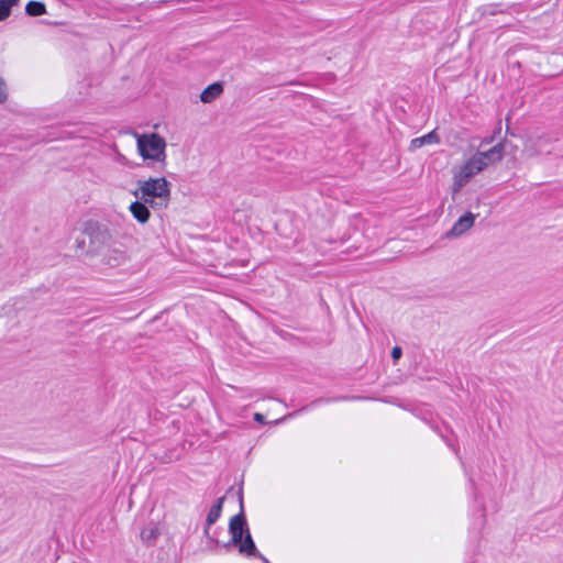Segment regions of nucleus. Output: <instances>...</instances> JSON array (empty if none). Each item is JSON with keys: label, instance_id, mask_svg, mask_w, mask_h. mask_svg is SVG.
Here are the masks:
<instances>
[{"label": "nucleus", "instance_id": "obj_1", "mask_svg": "<svg viewBox=\"0 0 563 563\" xmlns=\"http://www.w3.org/2000/svg\"><path fill=\"white\" fill-rule=\"evenodd\" d=\"M504 153L505 145L500 142L487 151L475 152L461 165L455 166L452 169V192H460L476 175L500 163Z\"/></svg>", "mask_w": 563, "mask_h": 563}, {"label": "nucleus", "instance_id": "obj_2", "mask_svg": "<svg viewBox=\"0 0 563 563\" xmlns=\"http://www.w3.org/2000/svg\"><path fill=\"white\" fill-rule=\"evenodd\" d=\"M132 194L136 199L147 202L153 210H162L170 202V183L165 177H150L139 180Z\"/></svg>", "mask_w": 563, "mask_h": 563}, {"label": "nucleus", "instance_id": "obj_3", "mask_svg": "<svg viewBox=\"0 0 563 563\" xmlns=\"http://www.w3.org/2000/svg\"><path fill=\"white\" fill-rule=\"evenodd\" d=\"M136 140V150L139 155L147 164H159L162 167L166 166L167 154L166 140L157 133H134Z\"/></svg>", "mask_w": 563, "mask_h": 563}, {"label": "nucleus", "instance_id": "obj_4", "mask_svg": "<svg viewBox=\"0 0 563 563\" xmlns=\"http://www.w3.org/2000/svg\"><path fill=\"white\" fill-rule=\"evenodd\" d=\"M231 543L239 548L242 555L251 556L256 554V547L250 533L246 520L242 514L231 518L229 523Z\"/></svg>", "mask_w": 563, "mask_h": 563}, {"label": "nucleus", "instance_id": "obj_5", "mask_svg": "<svg viewBox=\"0 0 563 563\" xmlns=\"http://www.w3.org/2000/svg\"><path fill=\"white\" fill-rule=\"evenodd\" d=\"M551 142L545 135H531L523 143L522 154L528 158H533L543 154L551 153Z\"/></svg>", "mask_w": 563, "mask_h": 563}, {"label": "nucleus", "instance_id": "obj_6", "mask_svg": "<svg viewBox=\"0 0 563 563\" xmlns=\"http://www.w3.org/2000/svg\"><path fill=\"white\" fill-rule=\"evenodd\" d=\"M128 258L129 256L123 249L111 247L102 255V263L108 267L115 268L124 265Z\"/></svg>", "mask_w": 563, "mask_h": 563}, {"label": "nucleus", "instance_id": "obj_7", "mask_svg": "<svg viewBox=\"0 0 563 563\" xmlns=\"http://www.w3.org/2000/svg\"><path fill=\"white\" fill-rule=\"evenodd\" d=\"M152 209L147 202L142 199H136L129 206V211L133 219L140 224H146L151 219Z\"/></svg>", "mask_w": 563, "mask_h": 563}, {"label": "nucleus", "instance_id": "obj_8", "mask_svg": "<svg viewBox=\"0 0 563 563\" xmlns=\"http://www.w3.org/2000/svg\"><path fill=\"white\" fill-rule=\"evenodd\" d=\"M475 222V214L472 212H466L462 217H460L451 230L446 233L448 238H457L468 231Z\"/></svg>", "mask_w": 563, "mask_h": 563}, {"label": "nucleus", "instance_id": "obj_9", "mask_svg": "<svg viewBox=\"0 0 563 563\" xmlns=\"http://www.w3.org/2000/svg\"><path fill=\"white\" fill-rule=\"evenodd\" d=\"M223 92V85L221 82H213L202 90L200 100L203 103H211L219 98Z\"/></svg>", "mask_w": 563, "mask_h": 563}, {"label": "nucleus", "instance_id": "obj_10", "mask_svg": "<svg viewBox=\"0 0 563 563\" xmlns=\"http://www.w3.org/2000/svg\"><path fill=\"white\" fill-rule=\"evenodd\" d=\"M439 142H440L439 135L435 133V131H431V132L427 133L426 135L413 139L410 143V150H418L424 145L438 144Z\"/></svg>", "mask_w": 563, "mask_h": 563}, {"label": "nucleus", "instance_id": "obj_11", "mask_svg": "<svg viewBox=\"0 0 563 563\" xmlns=\"http://www.w3.org/2000/svg\"><path fill=\"white\" fill-rule=\"evenodd\" d=\"M224 501V497H220L217 503L210 508L208 515H207V528L212 526L221 516L222 511V505ZM208 531V529H206Z\"/></svg>", "mask_w": 563, "mask_h": 563}, {"label": "nucleus", "instance_id": "obj_12", "mask_svg": "<svg viewBox=\"0 0 563 563\" xmlns=\"http://www.w3.org/2000/svg\"><path fill=\"white\" fill-rule=\"evenodd\" d=\"M25 12L31 16H38L46 13V8L43 2L30 1L25 7Z\"/></svg>", "mask_w": 563, "mask_h": 563}, {"label": "nucleus", "instance_id": "obj_13", "mask_svg": "<svg viewBox=\"0 0 563 563\" xmlns=\"http://www.w3.org/2000/svg\"><path fill=\"white\" fill-rule=\"evenodd\" d=\"M19 0H0V5L8 11L11 12V8L18 3Z\"/></svg>", "mask_w": 563, "mask_h": 563}, {"label": "nucleus", "instance_id": "obj_14", "mask_svg": "<svg viewBox=\"0 0 563 563\" xmlns=\"http://www.w3.org/2000/svg\"><path fill=\"white\" fill-rule=\"evenodd\" d=\"M7 88L3 78L0 76V103L7 100Z\"/></svg>", "mask_w": 563, "mask_h": 563}, {"label": "nucleus", "instance_id": "obj_15", "mask_svg": "<svg viewBox=\"0 0 563 563\" xmlns=\"http://www.w3.org/2000/svg\"><path fill=\"white\" fill-rule=\"evenodd\" d=\"M401 354H402L401 347H399V346L393 347L391 357L394 361L399 360L401 357Z\"/></svg>", "mask_w": 563, "mask_h": 563}, {"label": "nucleus", "instance_id": "obj_16", "mask_svg": "<svg viewBox=\"0 0 563 563\" xmlns=\"http://www.w3.org/2000/svg\"><path fill=\"white\" fill-rule=\"evenodd\" d=\"M157 536V531L155 529H150V530H143L142 531V537L143 538H156Z\"/></svg>", "mask_w": 563, "mask_h": 563}, {"label": "nucleus", "instance_id": "obj_17", "mask_svg": "<svg viewBox=\"0 0 563 563\" xmlns=\"http://www.w3.org/2000/svg\"><path fill=\"white\" fill-rule=\"evenodd\" d=\"M9 15L10 13L0 5V21L5 20Z\"/></svg>", "mask_w": 563, "mask_h": 563}, {"label": "nucleus", "instance_id": "obj_18", "mask_svg": "<svg viewBox=\"0 0 563 563\" xmlns=\"http://www.w3.org/2000/svg\"><path fill=\"white\" fill-rule=\"evenodd\" d=\"M254 420L260 422V423H265V417L262 413H260V412H256L254 415Z\"/></svg>", "mask_w": 563, "mask_h": 563}, {"label": "nucleus", "instance_id": "obj_19", "mask_svg": "<svg viewBox=\"0 0 563 563\" xmlns=\"http://www.w3.org/2000/svg\"><path fill=\"white\" fill-rule=\"evenodd\" d=\"M254 556H258L263 561V563H271L264 555L258 553L257 550H256V554Z\"/></svg>", "mask_w": 563, "mask_h": 563}, {"label": "nucleus", "instance_id": "obj_20", "mask_svg": "<svg viewBox=\"0 0 563 563\" xmlns=\"http://www.w3.org/2000/svg\"><path fill=\"white\" fill-rule=\"evenodd\" d=\"M84 245H85V241L84 240L81 242H78V246L79 247H84Z\"/></svg>", "mask_w": 563, "mask_h": 563}, {"label": "nucleus", "instance_id": "obj_21", "mask_svg": "<svg viewBox=\"0 0 563 563\" xmlns=\"http://www.w3.org/2000/svg\"><path fill=\"white\" fill-rule=\"evenodd\" d=\"M285 419H286V418L277 419V420H276V422L278 423V422H280V421L285 420Z\"/></svg>", "mask_w": 563, "mask_h": 563}]
</instances>
